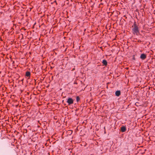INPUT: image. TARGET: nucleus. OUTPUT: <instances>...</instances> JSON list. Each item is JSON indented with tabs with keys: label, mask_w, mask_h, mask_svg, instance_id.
Here are the masks:
<instances>
[{
	"label": "nucleus",
	"mask_w": 155,
	"mask_h": 155,
	"mask_svg": "<svg viewBox=\"0 0 155 155\" xmlns=\"http://www.w3.org/2000/svg\"><path fill=\"white\" fill-rule=\"evenodd\" d=\"M133 33L134 34H137L139 32L138 28L135 22H134V26H133Z\"/></svg>",
	"instance_id": "nucleus-1"
},
{
	"label": "nucleus",
	"mask_w": 155,
	"mask_h": 155,
	"mask_svg": "<svg viewBox=\"0 0 155 155\" xmlns=\"http://www.w3.org/2000/svg\"><path fill=\"white\" fill-rule=\"evenodd\" d=\"M74 101L73 99L71 98H69L67 101V102L68 104V105H70L71 104L73 103Z\"/></svg>",
	"instance_id": "nucleus-2"
},
{
	"label": "nucleus",
	"mask_w": 155,
	"mask_h": 155,
	"mask_svg": "<svg viewBox=\"0 0 155 155\" xmlns=\"http://www.w3.org/2000/svg\"><path fill=\"white\" fill-rule=\"evenodd\" d=\"M146 55L144 54H141L140 56V58L142 59H144L146 58Z\"/></svg>",
	"instance_id": "nucleus-3"
},
{
	"label": "nucleus",
	"mask_w": 155,
	"mask_h": 155,
	"mask_svg": "<svg viewBox=\"0 0 155 155\" xmlns=\"http://www.w3.org/2000/svg\"><path fill=\"white\" fill-rule=\"evenodd\" d=\"M121 130L122 132H124L126 130V128L125 126H123L121 127Z\"/></svg>",
	"instance_id": "nucleus-4"
},
{
	"label": "nucleus",
	"mask_w": 155,
	"mask_h": 155,
	"mask_svg": "<svg viewBox=\"0 0 155 155\" xmlns=\"http://www.w3.org/2000/svg\"><path fill=\"white\" fill-rule=\"evenodd\" d=\"M115 95L117 96H119L120 94V91H117L115 92Z\"/></svg>",
	"instance_id": "nucleus-5"
},
{
	"label": "nucleus",
	"mask_w": 155,
	"mask_h": 155,
	"mask_svg": "<svg viewBox=\"0 0 155 155\" xmlns=\"http://www.w3.org/2000/svg\"><path fill=\"white\" fill-rule=\"evenodd\" d=\"M30 75V73L29 71H27L26 73V76L28 77H29Z\"/></svg>",
	"instance_id": "nucleus-6"
},
{
	"label": "nucleus",
	"mask_w": 155,
	"mask_h": 155,
	"mask_svg": "<svg viewBox=\"0 0 155 155\" xmlns=\"http://www.w3.org/2000/svg\"><path fill=\"white\" fill-rule=\"evenodd\" d=\"M102 63L105 65H107V61L106 60H103Z\"/></svg>",
	"instance_id": "nucleus-7"
},
{
	"label": "nucleus",
	"mask_w": 155,
	"mask_h": 155,
	"mask_svg": "<svg viewBox=\"0 0 155 155\" xmlns=\"http://www.w3.org/2000/svg\"><path fill=\"white\" fill-rule=\"evenodd\" d=\"M80 100V99L79 98V97L78 96L77 97H76V101H77V102H78Z\"/></svg>",
	"instance_id": "nucleus-8"
}]
</instances>
